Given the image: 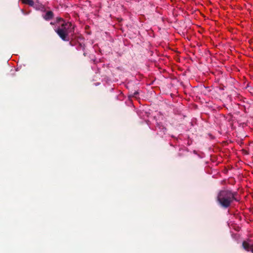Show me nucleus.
I'll list each match as a JSON object with an SVG mask.
<instances>
[{"instance_id": "f257e3e1", "label": "nucleus", "mask_w": 253, "mask_h": 253, "mask_svg": "<svg viewBox=\"0 0 253 253\" xmlns=\"http://www.w3.org/2000/svg\"><path fill=\"white\" fill-rule=\"evenodd\" d=\"M237 195L236 192L228 189H223L218 192L216 201L220 207L226 209L231 206L234 201H239L237 199Z\"/></svg>"}, {"instance_id": "f03ea898", "label": "nucleus", "mask_w": 253, "mask_h": 253, "mask_svg": "<svg viewBox=\"0 0 253 253\" xmlns=\"http://www.w3.org/2000/svg\"><path fill=\"white\" fill-rule=\"evenodd\" d=\"M58 22L62 21L61 24L55 30L58 36L65 42H69L75 38V28L71 22H65L62 18H58Z\"/></svg>"}, {"instance_id": "7ed1b4c3", "label": "nucleus", "mask_w": 253, "mask_h": 253, "mask_svg": "<svg viewBox=\"0 0 253 253\" xmlns=\"http://www.w3.org/2000/svg\"><path fill=\"white\" fill-rule=\"evenodd\" d=\"M242 247L246 251L253 253V243L251 240L244 241L242 242Z\"/></svg>"}, {"instance_id": "20e7f679", "label": "nucleus", "mask_w": 253, "mask_h": 253, "mask_svg": "<svg viewBox=\"0 0 253 253\" xmlns=\"http://www.w3.org/2000/svg\"><path fill=\"white\" fill-rule=\"evenodd\" d=\"M53 17V13L51 11H48L43 16V18L46 20H49Z\"/></svg>"}, {"instance_id": "39448f33", "label": "nucleus", "mask_w": 253, "mask_h": 253, "mask_svg": "<svg viewBox=\"0 0 253 253\" xmlns=\"http://www.w3.org/2000/svg\"><path fill=\"white\" fill-rule=\"evenodd\" d=\"M22 3L28 4L30 6H33L34 4V2L33 0H21ZM36 2H38V0H36Z\"/></svg>"}, {"instance_id": "423d86ee", "label": "nucleus", "mask_w": 253, "mask_h": 253, "mask_svg": "<svg viewBox=\"0 0 253 253\" xmlns=\"http://www.w3.org/2000/svg\"><path fill=\"white\" fill-rule=\"evenodd\" d=\"M138 95V92L136 91H135L133 94L132 95V96L133 97H135V98H137V96Z\"/></svg>"}, {"instance_id": "0eeeda50", "label": "nucleus", "mask_w": 253, "mask_h": 253, "mask_svg": "<svg viewBox=\"0 0 253 253\" xmlns=\"http://www.w3.org/2000/svg\"><path fill=\"white\" fill-rule=\"evenodd\" d=\"M70 44L72 45V42H70Z\"/></svg>"}]
</instances>
